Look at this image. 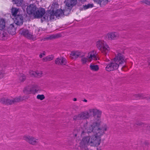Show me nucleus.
Instances as JSON below:
<instances>
[{
    "label": "nucleus",
    "instance_id": "nucleus-1",
    "mask_svg": "<svg viewBox=\"0 0 150 150\" xmlns=\"http://www.w3.org/2000/svg\"><path fill=\"white\" fill-rule=\"evenodd\" d=\"M87 122H86L81 128V136L83 138L81 144L82 145L98 147L101 142V137L107 130V127L105 125L99 128V123L95 122L90 125L87 129Z\"/></svg>",
    "mask_w": 150,
    "mask_h": 150
},
{
    "label": "nucleus",
    "instance_id": "nucleus-2",
    "mask_svg": "<svg viewBox=\"0 0 150 150\" xmlns=\"http://www.w3.org/2000/svg\"><path fill=\"white\" fill-rule=\"evenodd\" d=\"M97 47L99 49L103 54L106 55L110 50L108 46L106 43L103 40H99L96 42Z\"/></svg>",
    "mask_w": 150,
    "mask_h": 150
},
{
    "label": "nucleus",
    "instance_id": "nucleus-3",
    "mask_svg": "<svg viewBox=\"0 0 150 150\" xmlns=\"http://www.w3.org/2000/svg\"><path fill=\"white\" fill-rule=\"evenodd\" d=\"M113 60L120 66H122L124 63L126 62V59L122 53H118L116 55Z\"/></svg>",
    "mask_w": 150,
    "mask_h": 150
},
{
    "label": "nucleus",
    "instance_id": "nucleus-4",
    "mask_svg": "<svg viewBox=\"0 0 150 150\" xmlns=\"http://www.w3.org/2000/svg\"><path fill=\"white\" fill-rule=\"evenodd\" d=\"M21 98L20 97L15 98L12 100L3 98L0 99V102L4 104L10 105L19 102Z\"/></svg>",
    "mask_w": 150,
    "mask_h": 150
},
{
    "label": "nucleus",
    "instance_id": "nucleus-5",
    "mask_svg": "<svg viewBox=\"0 0 150 150\" xmlns=\"http://www.w3.org/2000/svg\"><path fill=\"white\" fill-rule=\"evenodd\" d=\"M120 66L114 60L108 63L105 69L108 71L115 70L117 69Z\"/></svg>",
    "mask_w": 150,
    "mask_h": 150
},
{
    "label": "nucleus",
    "instance_id": "nucleus-6",
    "mask_svg": "<svg viewBox=\"0 0 150 150\" xmlns=\"http://www.w3.org/2000/svg\"><path fill=\"white\" fill-rule=\"evenodd\" d=\"M20 33L21 35L29 39L34 40L35 38H34L33 33L30 31L25 29H21L20 30Z\"/></svg>",
    "mask_w": 150,
    "mask_h": 150
},
{
    "label": "nucleus",
    "instance_id": "nucleus-7",
    "mask_svg": "<svg viewBox=\"0 0 150 150\" xmlns=\"http://www.w3.org/2000/svg\"><path fill=\"white\" fill-rule=\"evenodd\" d=\"M45 13V10L43 8H39L36 9V11L34 13L35 18H41L43 16Z\"/></svg>",
    "mask_w": 150,
    "mask_h": 150
},
{
    "label": "nucleus",
    "instance_id": "nucleus-8",
    "mask_svg": "<svg viewBox=\"0 0 150 150\" xmlns=\"http://www.w3.org/2000/svg\"><path fill=\"white\" fill-rule=\"evenodd\" d=\"M39 90L38 86L36 85H34L32 88L30 89L29 88H26L23 91L24 93L28 94L37 92Z\"/></svg>",
    "mask_w": 150,
    "mask_h": 150
},
{
    "label": "nucleus",
    "instance_id": "nucleus-9",
    "mask_svg": "<svg viewBox=\"0 0 150 150\" xmlns=\"http://www.w3.org/2000/svg\"><path fill=\"white\" fill-rule=\"evenodd\" d=\"M23 139L30 144L34 145L37 143V139L33 137L30 136H25L23 137Z\"/></svg>",
    "mask_w": 150,
    "mask_h": 150
},
{
    "label": "nucleus",
    "instance_id": "nucleus-10",
    "mask_svg": "<svg viewBox=\"0 0 150 150\" xmlns=\"http://www.w3.org/2000/svg\"><path fill=\"white\" fill-rule=\"evenodd\" d=\"M36 9L37 7L35 5L31 4L27 7L26 9L27 12L29 15L33 14L34 15V13H35Z\"/></svg>",
    "mask_w": 150,
    "mask_h": 150
},
{
    "label": "nucleus",
    "instance_id": "nucleus-11",
    "mask_svg": "<svg viewBox=\"0 0 150 150\" xmlns=\"http://www.w3.org/2000/svg\"><path fill=\"white\" fill-rule=\"evenodd\" d=\"M55 63L58 65H65L67 63L66 59L62 57L57 58L55 61Z\"/></svg>",
    "mask_w": 150,
    "mask_h": 150
},
{
    "label": "nucleus",
    "instance_id": "nucleus-12",
    "mask_svg": "<svg viewBox=\"0 0 150 150\" xmlns=\"http://www.w3.org/2000/svg\"><path fill=\"white\" fill-rule=\"evenodd\" d=\"M14 18V22L17 25H20L23 24V17L21 15L18 14Z\"/></svg>",
    "mask_w": 150,
    "mask_h": 150
},
{
    "label": "nucleus",
    "instance_id": "nucleus-13",
    "mask_svg": "<svg viewBox=\"0 0 150 150\" xmlns=\"http://www.w3.org/2000/svg\"><path fill=\"white\" fill-rule=\"evenodd\" d=\"M81 119H84L88 118L91 115L89 111H86L82 112L79 114Z\"/></svg>",
    "mask_w": 150,
    "mask_h": 150
},
{
    "label": "nucleus",
    "instance_id": "nucleus-14",
    "mask_svg": "<svg viewBox=\"0 0 150 150\" xmlns=\"http://www.w3.org/2000/svg\"><path fill=\"white\" fill-rule=\"evenodd\" d=\"M96 52L93 50L88 53V57L90 60H96L98 58Z\"/></svg>",
    "mask_w": 150,
    "mask_h": 150
},
{
    "label": "nucleus",
    "instance_id": "nucleus-15",
    "mask_svg": "<svg viewBox=\"0 0 150 150\" xmlns=\"http://www.w3.org/2000/svg\"><path fill=\"white\" fill-rule=\"evenodd\" d=\"M89 111L91 115H93V116L97 115L98 117H99L101 114V112L99 110L96 109H92L89 110Z\"/></svg>",
    "mask_w": 150,
    "mask_h": 150
},
{
    "label": "nucleus",
    "instance_id": "nucleus-16",
    "mask_svg": "<svg viewBox=\"0 0 150 150\" xmlns=\"http://www.w3.org/2000/svg\"><path fill=\"white\" fill-rule=\"evenodd\" d=\"M107 36L109 39L111 40L117 38L118 37L119 35L117 32H111L108 33Z\"/></svg>",
    "mask_w": 150,
    "mask_h": 150
},
{
    "label": "nucleus",
    "instance_id": "nucleus-17",
    "mask_svg": "<svg viewBox=\"0 0 150 150\" xmlns=\"http://www.w3.org/2000/svg\"><path fill=\"white\" fill-rule=\"evenodd\" d=\"M71 54L74 57L76 58L82 57L84 56V54L83 53L79 51L72 52Z\"/></svg>",
    "mask_w": 150,
    "mask_h": 150
},
{
    "label": "nucleus",
    "instance_id": "nucleus-18",
    "mask_svg": "<svg viewBox=\"0 0 150 150\" xmlns=\"http://www.w3.org/2000/svg\"><path fill=\"white\" fill-rule=\"evenodd\" d=\"M49 11H47L46 12H45V14L43 16L42 18L41 19L42 22H43V21H45L46 19L48 20H50V16L51 13Z\"/></svg>",
    "mask_w": 150,
    "mask_h": 150
},
{
    "label": "nucleus",
    "instance_id": "nucleus-19",
    "mask_svg": "<svg viewBox=\"0 0 150 150\" xmlns=\"http://www.w3.org/2000/svg\"><path fill=\"white\" fill-rule=\"evenodd\" d=\"M77 2V0H70L67 3L66 5L67 7L71 8L76 4Z\"/></svg>",
    "mask_w": 150,
    "mask_h": 150
},
{
    "label": "nucleus",
    "instance_id": "nucleus-20",
    "mask_svg": "<svg viewBox=\"0 0 150 150\" xmlns=\"http://www.w3.org/2000/svg\"><path fill=\"white\" fill-rule=\"evenodd\" d=\"M54 13L56 17H61L63 16V11L61 9L57 10Z\"/></svg>",
    "mask_w": 150,
    "mask_h": 150
},
{
    "label": "nucleus",
    "instance_id": "nucleus-21",
    "mask_svg": "<svg viewBox=\"0 0 150 150\" xmlns=\"http://www.w3.org/2000/svg\"><path fill=\"white\" fill-rule=\"evenodd\" d=\"M61 37V35L59 34H52L49 36L47 38L49 39H54L59 38Z\"/></svg>",
    "mask_w": 150,
    "mask_h": 150
},
{
    "label": "nucleus",
    "instance_id": "nucleus-22",
    "mask_svg": "<svg viewBox=\"0 0 150 150\" xmlns=\"http://www.w3.org/2000/svg\"><path fill=\"white\" fill-rule=\"evenodd\" d=\"M108 0H97L98 3L101 6L105 5L108 3Z\"/></svg>",
    "mask_w": 150,
    "mask_h": 150
},
{
    "label": "nucleus",
    "instance_id": "nucleus-23",
    "mask_svg": "<svg viewBox=\"0 0 150 150\" xmlns=\"http://www.w3.org/2000/svg\"><path fill=\"white\" fill-rule=\"evenodd\" d=\"M5 66H3L2 64H0V79H2L4 76V73L3 71L4 68Z\"/></svg>",
    "mask_w": 150,
    "mask_h": 150
},
{
    "label": "nucleus",
    "instance_id": "nucleus-24",
    "mask_svg": "<svg viewBox=\"0 0 150 150\" xmlns=\"http://www.w3.org/2000/svg\"><path fill=\"white\" fill-rule=\"evenodd\" d=\"M5 21L4 19L0 20V30L4 29L5 27Z\"/></svg>",
    "mask_w": 150,
    "mask_h": 150
},
{
    "label": "nucleus",
    "instance_id": "nucleus-25",
    "mask_svg": "<svg viewBox=\"0 0 150 150\" xmlns=\"http://www.w3.org/2000/svg\"><path fill=\"white\" fill-rule=\"evenodd\" d=\"M90 69L93 71H97L99 69L98 66L97 65H94L91 64L90 66Z\"/></svg>",
    "mask_w": 150,
    "mask_h": 150
},
{
    "label": "nucleus",
    "instance_id": "nucleus-26",
    "mask_svg": "<svg viewBox=\"0 0 150 150\" xmlns=\"http://www.w3.org/2000/svg\"><path fill=\"white\" fill-rule=\"evenodd\" d=\"M18 11V9L16 8H12L11 9L12 15L13 16L15 17L17 16V15Z\"/></svg>",
    "mask_w": 150,
    "mask_h": 150
},
{
    "label": "nucleus",
    "instance_id": "nucleus-27",
    "mask_svg": "<svg viewBox=\"0 0 150 150\" xmlns=\"http://www.w3.org/2000/svg\"><path fill=\"white\" fill-rule=\"evenodd\" d=\"M18 77L21 82H23L25 79V76L22 73H20L18 75Z\"/></svg>",
    "mask_w": 150,
    "mask_h": 150
},
{
    "label": "nucleus",
    "instance_id": "nucleus-28",
    "mask_svg": "<svg viewBox=\"0 0 150 150\" xmlns=\"http://www.w3.org/2000/svg\"><path fill=\"white\" fill-rule=\"evenodd\" d=\"M13 2L16 4L17 6H21L22 4L23 0H12Z\"/></svg>",
    "mask_w": 150,
    "mask_h": 150
},
{
    "label": "nucleus",
    "instance_id": "nucleus-29",
    "mask_svg": "<svg viewBox=\"0 0 150 150\" xmlns=\"http://www.w3.org/2000/svg\"><path fill=\"white\" fill-rule=\"evenodd\" d=\"M93 4H88L87 5H83L82 8L84 10H86L87 9L92 8L93 7Z\"/></svg>",
    "mask_w": 150,
    "mask_h": 150
},
{
    "label": "nucleus",
    "instance_id": "nucleus-30",
    "mask_svg": "<svg viewBox=\"0 0 150 150\" xmlns=\"http://www.w3.org/2000/svg\"><path fill=\"white\" fill-rule=\"evenodd\" d=\"M63 11V15H65L66 16H67L68 15L71 11V9L70 8H68L67 9L65 8L64 10Z\"/></svg>",
    "mask_w": 150,
    "mask_h": 150
},
{
    "label": "nucleus",
    "instance_id": "nucleus-31",
    "mask_svg": "<svg viewBox=\"0 0 150 150\" xmlns=\"http://www.w3.org/2000/svg\"><path fill=\"white\" fill-rule=\"evenodd\" d=\"M49 13H51L50 16V20L53 19L54 18V16L55 15V13L53 11H49Z\"/></svg>",
    "mask_w": 150,
    "mask_h": 150
},
{
    "label": "nucleus",
    "instance_id": "nucleus-32",
    "mask_svg": "<svg viewBox=\"0 0 150 150\" xmlns=\"http://www.w3.org/2000/svg\"><path fill=\"white\" fill-rule=\"evenodd\" d=\"M6 34L4 33V32L1 30V32L0 33V38H1L3 40L5 39L6 38Z\"/></svg>",
    "mask_w": 150,
    "mask_h": 150
},
{
    "label": "nucleus",
    "instance_id": "nucleus-33",
    "mask_svg": "<svg viewBox=\"0 0 150 150\" xmlns=\"http://www.w3.org/2000/svg\"><path fill=\"white\" fill-rule=\"evenodd\" d=\"M36 77H39L42 76V71H36Z\"/></svg>",
    "mask_w": 150,
    "mask_h": 150
},
{
    "label": "nucleus",
    "instance_id": "nucleus-34",
    "mask_svg": "<svg viewBox=\"0 0 150 150\" xmlns=\"http://www.w3.org/2000/svg\"><path fill=\"white\" fill-rule=\"evenodd\" d=\"M81 61L83 64L86 63L88 61V59L87 58L84 57V56L81 57Z\"/></svg>",
    "mask_w": 150,
    "mask_h": 150
},
{
    "label": "nucleus",
    "instance_id": "nucleus-35",
    "mask_svg": "<svg viewBox=\"0 0 150 150\" xmlns=\"http://www.w3.org/2000/svg\"><path fill=\"white\" fill-rule=\"evenodd\" d=\"M38 99L42 100L45 98V97L43 95H38L37 96Z\"/></svg>",
    "mask_w": 150,
    "mask_h": 150
},
{
    "label": "nucleus",
    "instance_id": "nucleus-36",
    "mask_svg": "<svg viewBox=\"0 0 150 150\" xmlns=\"http://www.w3.org/2000/svg\"><path fill=\"white\" fill-rule=\"evenodd\" d=\"M30 75L32 77H36V71H30L29 72Z\"/></svg>",
    "mask_w": 150,
    "mask_h": 150
},
{
    "label": "nucleus",
    "instance_id": "nucleus-37",
    "mask_svg": "<svg viewBox=\"0 0 150 150\" xmlns=\"http://www.w3.org/2000/svg\"><path fill=\"white\" fill-rule=\"evenodd\" d=\"M73 120H81L79 114L77 115L74 116L73 117Z\"/></svg>",
    "mask_w": 150,
    "mask_h": 150
},
{
    "label": "nucleus",
    "instance_id": "nucleus-38",
    "mask_svg": "<svg viewBox=\"0 0 150 150\" xmlns=\"http://www.w3.org/2000/svg\"><path fill=\"white\" fill-rule=\"evenodd\" d=\"M143 3L146 4L150 5V1L148 0H144L142 1Z\"/></svg>",
    "mask_w": 150,
    "mask_h": 150
},
{
    "label": "nucleus",
    "instance_id": "nucleus-39",
    "mask_svg": "<svg viewBox=\"0 0 150 150\" xmlns=\"http://www.w3.org/2000/svg\"><path fill=\"white\" fill-rule=\"evenodd\" d=\"M53 57V56L52 55L47 56L49 60L50 61L52 59L54 58Z\"/></svg>",
    "mask_w": 150,
    "mask_h": 150
},
{
    "label": "nucleus",
    "instance_id": "nucleus-40",
    "mask_svg": "<svg viewBox=\"0 0 150 150\" xmlns=\"http://www.w3.org/2000/svg\"><path fill=\"white\" fill-rule=\"evenodd\" d=\"M42 60L44 62H46L49 61L47 56L43 58Z\"/></svg>",
    "mask_w": 150,
    "mask_h": 150
},
{
    "label": "nucleus",
    "instance_id": "nucleus-41",
    "mask_svg": "<svg viewBox=\"0 0 150 150\" xmlns=\"http://www.w3.org/2000/svg\"><path fill=\"white\" fill-rule=\"evenodd\" d=\"M44 55H45V54L44 53H41L40 54L39 57L40 58H42Z\"/></svg>",
    "mask_w": 150,
    "mask_h": 150
},
{
    "label": "nucleus",
    "instance_id": "nucleus-42",
    "mask_svg": "<svg viewBox=\"0 0 150 150\" xmlns=\"http://www.w3.org/2000/svg\"><path fill=\"white\" fill-rule=\"evenodd\" d=\"M11 28H8V32L11 34H13L14 33H12V32L11 33V32L10 31V30H11Z\"/></svg>",
    "mask_w": 150,
    "mask_h": 150
},
{
    "label": "nucleus",
    "instance_id": "nucleus-43",
    "mask_svg": "<svg viewBox=\"0 0 150 150\" xmlns=\"http://www.w3.org/2000/svg\"><path fill=\"white\" fill-rule=\"evenodd\" d=\"M73 135L74 137H76L78 135V134L76 133H74L73 134Z\"/></svg>",
    "mask_w": 150,
    "mask_h": 150
},
{
    "label": "nucleus",
    "instance_id": "nucleus-44",
    "mask_svg": "<svg viewBox=\"0 0 150 150\" xmlns=\"http://www.w3.org/2000/svg\"><path fill=\"white\" fill-rule=\"evenodd\" d=\"M54 5H56V7L57 6H58V4L57 2H56L55 3H54L53 4Z\"/></svg>",
    "mask_w": 150,
    "mask_h": 150
},
{
    "label": "nucleus",
    "instance_id": "nucleus-45",
    "mask_svg": "<svg viewBox=\"0 0 150 150\" xmlns=\"http://www.w3.org/2000/svg\"><path fill=\"white\" fill-rule=\"evenodd\" d=\"M77 100V99L76 98H74L73 99V100L74 101H76Z\"/></svg>",
    "mask_w": 150,
    "mask_h": 150
},
{
    "label": "nucleus",
    "instance_id": "nucleus-46",
    "mask_svg": "<svg viewBox=\"0 0 150 150\" xmlns=\"http://www.w3.org/2000/svg\"><path fill=\"white\" fill-rule=\"evenodd\" d=\"M83 101L85 102H87V100L86 99H84Z\"/></svg>",
    "mask_w": 150,
    "mask_h": 150
},
{
    "label": "nucleus",
    "instance_id": "nucleus-47",
    "mask_svg": "<svg viewBox=\"0 0 150 150\" xmlns=\"http://www.w3.org/2000/svg\"><path fill=\"white\" fill-rule=\"evenodd\" d=\"M87 0H80L81 1H86Z\"/></svg>",
    "mask_w": 150,
    "mask_h": 150
},
{
    "label": "nucleus",
    "instance_id": "nucleus-48",
    "mask_svg": "<svg viewBox=\"0 0 150 150\" xmlns=\"http://www.w3.org/2000/svg\"><path fill=\"white\" fill-rule=\"evenodd\" d=\"M84 150H89V149H88V148H85Z\"/></svg>",
    "mask_w": 150,
    "mask_h": 150
},
{
    "label": "nucleus",
    "instance_id": "nucleus-49",
    "mask_svg": "<svg viewBox=\"0 0 150 150\" xmlns=\"http://www.w3.org/2000/svg\"><path fill=\"white\" fill-rule=\"evenodd\" d=\"M149 101H150V97L149 99H147Z\"/></svg>",
    "mask_w": 150,
    "mask_h": 150
},
{
    "label": "nucleus",
    "instance_id": "nucleus-50",
    "mask_svg": "<svg viewBox=\"0 0 150 150\" xmlns=\"http://www.w3.org/2000/svg\"><path fill=\"white\" fill-rule=\"evenodd\" d=\"M142 124L141 123H140V124H139V125H142Z\"/></svg>",
    "mask_w": 150,
    "mask_h": 150
},
{
    "label": "nucleus",
    "instance_id": "nucleus-51",
    "mask_svg": "<svg viewBox=\"0 0 150 150\" xmlns=\"http://www.w3.org/2000/svg\"><path fill=\"white\" fill-rule=\"evenodd\" d=\"M90 150H92V149H91Z\"/></svg>",
    "mask_w": 150,
    "mask_h": 150
}]
</instances>
